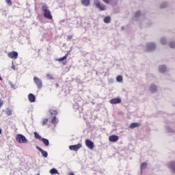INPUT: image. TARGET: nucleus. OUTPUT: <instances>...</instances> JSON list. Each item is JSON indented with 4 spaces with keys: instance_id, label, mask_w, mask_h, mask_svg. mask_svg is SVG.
<instances>
[{
    "instance_id": "nucleus-34",
    "label": "nucleus",
    "mask_w": 175,
    "mask_h": 175,
    "mask_svg": "<svg viewBox=\"0 0 175 175\" xmlns=\"http://www.w3.org/2000/svg\"><path fill=\"white\" fill-rule=\"evenodd\" d=\"M72 39V35H68L67 37V41H70Z\"/></svg>"
},
{
    "instance_id": "nucleus-16",
    "label": "nucleus",
    "mask_w": 175,
    "mask_h": 175,
    "mask_svg": "<svg viewBox=\"0 0 175 175\" xmlns=\"http://www.w3.org/2000/svg\"><path fill=\"white\" fill-rule=\"evenodd\" d=\"M49 113L52 116H56L58 114V112L55 109H49Z\"/></svg>"
},
{
    "instance_id": "nucleus-6",
    "label": "nucleus",
    "mask_w": 175,
    "mask_h": 175,
    "mask_svg": "<svg viewBox=\"0 0 175 175\" xmlns=\"http://www.w3.org/2000/svg\"><path fill=\"white\" fill-rule=\"evenodd\" d=\"M82 147V144L81 143H79L78 144L76 145H70L69 146V148L70 150L72 151H78Z\"/></svg>"
},
{
    "instance_id": "nucleus-14",
    "label": "nucleus",
    "mask_w": 175,
    "mask_h": 175,
    "mask_svg": "<svg viewBox=\"0 0 175 175\" xmlns=\"http://www.w3.org/2000/svg\"><path fill=\"white\" fill-rule=\"evenodd\" d=\"M140 125H141V124L139 122H133L130 124L129 128L131 129H133L139 127Z\"/></svg>"
},
{
    "instance_id": "nucleus-7",
    "label": "nucleus",
    "mask_w": 175,
    "mask_h": 175,
    "mask_svg": "<svg viewBox=\"0 0 175 175\" xmlns=\"http://www.w3.org/2000/svg\"><path fill=\"white\" fill-rule=\"evenodd\" d=\"M85 145L90 150H92L94 148V143L92 140L88 139H85Z\"/></svg>"
},
{
    "instance_id": "nucleus-9",
    "label": "nucleus",
    "mask_w": 175,
    "mask_h": 175,
    "mask_svg": "<svg viewBox=\"0 0 175 175\" xmlns=\"http://www.w3.org/2000/svg\"><path fill=\"white\" fill-rule=\"evenodd\" d=\"M109 142L115 143L119 140V136L116 135H110L109 137Z\"/></svg>"
},
{
    "instance_id": "nucleus-27",
    "label": "nucleus",
    "mask_w": 175,
    "mask_h": 175,
    "mask_svg": "<svg viewBox=\"0 0 175 175\" xmlns=\"http://www.w3.org/2000/svg\"><path fill=\"white\" fill-rule=\"evenodd\" d=\"M106 4H110L111 3L115 1V0H102Z\"/></svg>"
},
{
    "instance_id": "nucleus-2",
    "label": "nucleus",
    "mask_w": 175,
    "mask_h": 175,
    "mask_svg": "<svg viewBox=\"0 0 175 175\" xmlns=\"http://www.w3.org/2000/svg\"><path fill=\"white\" fill-rule=\"evenodd\" d=\"M94 4L96 8L101 12L105 11L107 10L106 5L101 4L100 0H94Z\"/></svg>"
},
{
    "instance_id": "nucleus-5",
    "label": "nucleus",
    "mask_w": 175,
    "mask_h": 175,
    "mask_svg": "<svg viewBox=\"0 0 175 175\" xmlns=\"http://www.w3.org/2000/svg\"><path fill=\"white\" fill-rule=\"evenodd\" d=\"M33 80H34L35 84L37 85L38 89H41L42 88V80L40 79L37 77H34Z\"/></svg>"
},
{
    "instance_id": "nucleus-41",
    "label": "nucleus",
    "mask_w": 175,
    "mask_h": 175,
    "mask_svg": "<svg viewBox=\"0 0 175 175\" xmlns=\"http://www.w3.org/2000/svg\"><path fill=\"white\" fill-rule=\"evenodd\" d=\"M164 7L161 6V8H163Z\"/></svg>"
},
{
    "instance_id": "nucleus-4",
    "label": "nucleus",
    "mask_w": 175,
    "mask_h": 175,
    "mask_svg": "<svg viewBox=\"0 0 175 175\" xmlns=\"http://www.w3.org/2000/svg\"><path fill=\"white\" fill-rule=\"evenodd\" d=\"M8 56L9 58L12 59H16L18 58V54L16 51H11L8 53Z\"/></svg>"
},
{
    "instance_id": "nucleus-20",
    "label": "nucleus",
    "mask_w": 175,
    "mask_h": 175,
    "mask_svg": "<svg viewBox=\"0 0 175 175\" xmlns=\"http://www.w3.org/2000/svg\"><path fill=\"white\" fill-rule=\"evenodd\" d=\"M41 141L43 142V144L46 146H49V139H46V138H42Z\"/></svg>"
},
{
    "instance_id": "nucleus-28",
    "label": "nucleus",
    "mask_w": 175,
    "mask_h": 175,
    "mask_svg": "<svg viewBox=\"0 0 175 175\" xmlns=\"http://www.w3.org/2000/svg\"><path fill=\"white\" fill-rule=\"evenodd\" d=\"M48 121H49L48 118L44 119L43 121H42V126H45L46 124H47Z\"/></svg>"
},
{
    "instance_id": "nucleus-39",
    "label": "nucleus",
    "mask_w": 175,
    "mask_h": 175,
    "mask_svg": "<svg viewBox=\"0 0 175 175\" xmlns=\"http://www.w3.org/2000/svg\"><path fill=\"white\" fill-rule=\"evenodd\" d=\"M0 81H2V78H1V77L0 76Z\"/></svg>"
},
{
    "instance_id": "nucleus-35",
    "label": "nucleus",
    "mask_w": 175,
    "mask_h": 175,
    "mask_svg": "<svg viewBox=\"0 0 175 175\" xmlns=\"http://www.w3.org/2000/svg\"><path fill=\"white\" fill-rule=\"evenodd\" d=\"M46 77H47V78L49 79H53V77H52L51 75H50V74H47V75H46Z\"/></svg>"
},
{
    "instance_id": "nucleus-13",
    "label": "nucleus",
    "mask_w": 175,
    "mask_h": 175,
    "mask_svg": "<svg viewBox=\"0 0 175 175\" xmlns=\"http://www.w3.org/2000/svg\"><path fill=\"white\" fill-rule=\"evenodd\" d=\"M91 0H81L82 5L84 7H89L90 5Z\"/></svg>"
},
{
    "instance_id": "nucleus-31",
    "label": "nucleus",
    "mask_w": 175,
    "mask_h": 175,
    "mask_svg": "<svg viewBox=\"0 0 175 175\" xmlns=\"http://www.w3.org/2000/svg\"><path fill=\"white\" fill-rule=\"evenodd\" d=\"M141 14H142L141 12H140V11H138V12H137L135 13V17H136V18H138V17H139V16H141Z\"/></svg>"
},
{
    "instance_id": "nucleus-30",
    "label": "nucleus",
    "mask_w": 175,
    "mask_h": 175,
    "mask_svg": "<svg viewBox=\"0 0 175 175\" xmlns=\"http://www.w3.org/2000/svg\"><path fill=\"white\" fill-rule=\"evenodd\" d=\"M161 42L162 44L165 45L167 43V41H166L165 38H162L161 40Z\"/></svg>"
},
{
    "instance_id": "nucleus-12",
    "label": "nucleus",
    "mask_w": 175,
    "mask_h": 175,
    "mask_svg": "<svg viewBox=\"0 0 175 175\" xmlns=\"http://www.w3.org/2000/svg\"><path fill=\"white\" fill-rule=\"evenodd\" d=\"M28 98L30 103H35L36 102V96L33 94L30 93L28 95Z\"/></svg>"
},
{
    "instance_id": "nucleus-40",
    "label": "nucleus",
    "mask_w": 175,
    "mask_h": 175,
    "mask_svg": "<svg viewBox=\"0 0 175 175\" xmlns=\"http://www.w3.org/2000/svg\"><path fill=\"white\" fill-rule=\"evenodd\" d=\"M1 134V129H0V135Z\"/></svg>"
},
{
    "instance_id": "nucleus-21",
    "label": "nucleus",
    "mask_w": 175,
    "mask_h": 175,
    "mask_svg": "<svg viewBox=\"0 0 175 175\" xmlns=\"http://www.w3.org/2000/svg\"><path fill=\"white\" fill-rule=\"evenodd\" d=\"M166 70H167V68H166L165 66H161L159 67V71H160L161 72L164 73V72H166Z\"/></svg>"
},
{
    "instance_id": "nucleus-24",
    "label": "nucleus",
    "mask_w": 175,
    "mask_h": 175,
    "mask_svg": "<svg viewBox=\"0 0 175 175\" xmlns=\"http://www.w3.org/2000/svg\"><path fill=\"white\" fill-rule=\"evenodd\" d=\"M148 166V163L146 162L142 163V164L141 165L140 169L141 171H142L143 170L146 169Z\"/></svg>"
},
{
    "instance_id": "nucleus-26",
    "label": "nucleus",
    "mask_w": 175,
    "mask_h": 175,
    "mask_svg": "<svg viewBox=\"0 0 175 175\" xmlns=\"http://www.w3.org/2000/svg\"><path fill=\"white\" fill-rule=\"evenodd\" d=\"M34 136L36 139H41V136L37 132H34Z\"/></svg>"
},
{
    "instance_id": "nucleus-15",
    "label": "nucleus",
    "mask_w": 175,
    "mask_h": 175,
    "mask_svg": "<svg viewBox=\"0 0 175 175\" xmlns=\"http://www.w3.org/2000/svg\"><path fill=\"white\" fill-rule=\"evenodd\" d=\"M168 167L172 169L175 173V161H171L168 163Z\"/></svg>"
},
{
    "instance_id": "nucleus-23",
    "label": "nucleus",
    "mask_w": 175,
    "mask_h": 175,
    "mask_svg": "<svg viewBox=\"0 0 175 175\" xmlns=\"http://www.w3.org/2000/svg\"><path fill=\"white\" fill-rule=\"evenodd\" d=\"M50 173L52 174V175H55V174H58V171L57 169L55 168H53L50 170Z\"/></svg>"
},
{
    "instance_id": "nucleus-10",
    "label": "nucleus",
    "mask_w": 175,
    "mask_h": 175,
    "mask_svg": "<svg viewBox=\"0 0 175 175\" xmlns=\"http://www.w3.org/2000/svg\"><path fill=\"white\" fill-rule=\"evenodd\" d=\"M156 44L154 43L150 42L147 44V50L148 51H152L155 50Z\"/></svg>"
},
{
    "instance_id": "nucleus-37",
    "label": "nucleus",
    "mask_w": 175,
    "mask_h": 175,
    "mask_svg": "<svg viewBox=\"0 0 175 175\" xmlns=\"http://www.w3.org/2000/svg\"><path fill=\"white\" fill-rule=\"evenodd\" d=\"M69 175H75L73 172H70Z\"/></svg>"
},
{
    "instance_id": "nucleus-19",
    "label": "nucleus",
    "mask_w": 175,
    "mask_h": 175,
    "mask_svg": "<svg viewBox=\"0 0 175 175\" xmlns=\"http://www.w3.org/2000/svg\"><path fill=\"white\" fill-rule=\"evenodd\" d=\"M51 123L54 125H56L58 123V119L56 116H53L51 120Z\"/></svg>"
},
{
    "instance_id": "nucleus-8",
    "label": "nucleus",
    "mask_w": 175,
    "mask_h": 175,
    "mask_svg": "<svg viewBox=\"0 0 175 175\" xmlns=\"http://www.w3.org/2000/svg\"><path fill=\"white\" fill-rule=\"evenodd\" d=\"M111 105L120 104L122 103V99L120 98H114L109 100Z\"/></svg>"
},
{
    "instance_id": "nucleus-36",
    "label": "nucleus",
    "mask_w": 175,
    "mask_h": 175,
    "mask_svg": "<svg viewBox=\"0 0 175 175\" xmlns=\"http://www.w3.org/2000/svg\"><path fill=\"white\" fill-rule=\"evenodd\" d=\"M3 105V101L0 99V108H1V107Z\"/></svg>"
},
{
    "instance_id": "nucleus-38",
    "label": "nucleus",
    "mask_w": 175,
    "mask_h": 175,
    "mask_svg": "<svg viewBox=\"0 0 175 175\" xmlns=\"http://www.w3.org/2000/svg\"><path fill=\"white\" fill-rule=\"evenodd\" d=\"M67 61L66 60L65 62L63 63L64 65H66Z\"/></svg>"
},
{
    "instance_id": "nucleus-29",
    "label": "nucleus",
    "mask_w": 175,
    "mask_h": 175,
    "mask_svg": "<svg viewBox=\"0 0 175 175\" xmlns=\"http://www.w3.org/2000/svg\"><path fill=\"white\" fill-rule=\"evenodd\" d=\"M170 46L172 49H174L175 48V42H170Z\"/></svg>"
},
{
    "instance_id": "nucleus-1",
    "label": "nucleus",
    "mask_w": 175,
    "mask_h": 175,
    "mask_svg": "<svg viewBox=\"0 0 175 175\" xmlns=\"http://www.w3.org/2000/svg\"><path fill=\"white\" fill-rule=\"evenodd\" d=\"M42 9V12L44 13V17L49 20H53V16H52L51 12L49 10L47 5L43 4Z\"/></svg>"
},
{
    "instance_id": "nucleus-18",
    "label": "nucleus",
    "mask_w": 175,
    "mask_h": 175,
    "mask_svg": "<svg viewBox=\"0 0 175 175\" xmlns=\"http://www.w3.org/2000/svg\"><path fill=\"white\" fill-rule=\"evenodd\" d=\"M157 90V86L155 85H150V91L152 93H154L156 92Z\"/></svg>"
},
{
    "instance_id": "nucleus-25",
    "label": "nucleus",
    "mask_w": 175,
    "mask_h": 175,
    "mask_svg": "<svg viewBox=\"0 0 175 175\" xmlns=\"http://www.w3.org/2000/svg\"><path fill=\"white\" fill-rule=\"evenodd\" d=\"M117 81L122 82L123 81V77L122 75H118L116 78Z\"/></svg>"
},
{
    "instance_id": "nucleus-32",
    "label": "nucleus",
    "mask_w": 175,
    "mask_h": 175,
    "mask_svg": "<svg viewBox=\"0 0 175 175\" xmlns=\"http://www.w3.org/2000/svg\"><path fill=\"white\" fill-rule=\"evenodd\" d=\"M6 3L9 5V6H12V1L11 0H5Z\"/></svg>"
},
{
    "instance_id": "nucleus-17",
    "label": "nucleus",
    "mask_w": 175,
    "mask_h": 175,
    "mask_svg": "<svg viewBox=\"0 0 175 175\" xmlns=\"http://www.w3.org/2000/svg\"><path fill=\"white\" fill-rule=\"evenodd\" d=\"M69 53H70V52L66 53L64 57L57 59V61L61 62H62L64 60H66L67 59V57H68Z\"/></svg>"
},
{
    "instance_id": "nucleus-11",
    "label": "nucleus",
    "mask_w": 175,
    "mask_h": 175,
    "mask_svg": "<svg viewBox=\"0 0 175 175\" xmlns=\"http://www.w3.org/2000/svg\"><path fill=\"white\" fill-rule=\"evenodd\" d=\"M36 148L42 153V156L44 158H46L48 157V152L44 150L43 149H42L38 146H36Z\"/></svg>"
},
{
    "instance_id": "nucleus-3",
    "label": "nucleus",
    "mask_w": 175,
    "mask_h": 175,
    "mask_svg": "<svg viewBox=\"0 0 175 175\" xmlns=\"http://www.w3.org/2000/svg\"><path fill=\"white\" fill-rule=\"evenodd\" d=\"M16 141L19 144H27L28 142V140L26 139V137L22 135V134H18L16 135Z\"/></svg>"
},
{
    "instance_id": "nucleus-22",
    "label": "nucleus",
    "mask_w": 175,
    "mask_h": 175,
    "mask_svg": "<svg viewBox=\"0 0 175 175\" xmlns=\"http://www.w3.org/2000/svg\"><path fill=\"white\" fill-rule=\"evenodd\" d=\"M104 22L106 24H109L111 23V17L110 16H106L105 18H104Z\"/></svg>"
},
{
    "instance_id": "nucleus-33",
    "label": "nucleus",
    "mask_w": 175,
    "mask_h": 175,
    "mask_svg": "<svg viewBox=\"0 0 175 175\" xmlns=\"http://www.w3.org/2000/svg\"><path fill=\"white\" fill-rule=\"evenodd\" d=\"M6 114L9 116H11L12 114V111L10 109H8L6 111Z\"/></svg>"
}]
</instances>
